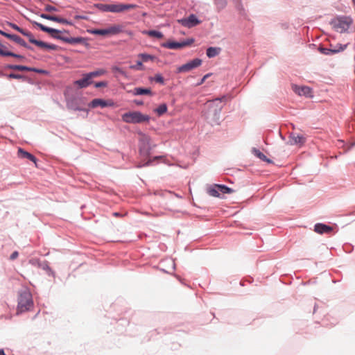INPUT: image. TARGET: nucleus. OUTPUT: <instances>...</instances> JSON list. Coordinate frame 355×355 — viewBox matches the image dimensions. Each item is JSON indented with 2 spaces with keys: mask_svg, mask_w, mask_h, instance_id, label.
Listing matches in <instances>:
<instances>
[{
  "mask_svg": "<svg viewBox=\"0 0 355 355\" xmlns=\"http://www.w3.org/2000/svg\"><path fill=\"white\" fill-rule=\"evenodd\" d=\"M33 307V301L31 292L23 289L19 293L17 314L30 311Z\"/></svg>",
  "mask_w": 355,
  "mask_h": 355,
  "instance_id": "nucleus-1",
  "label": "nucleus"
},
{
  "mask_svg": "<svg viewBox=\"0 0 355 355\" xmlns=\"http://www.w3.org/2000/svg\"><path fill=\"white\" fill-rule=\"evenodd\" d=\"M121 118L124 122L128 123H141L143 122H148L150 120L148 115L143 114L139 111L124 113Z\"/></svg>",
  "mask_w": 355,
  "mask_h": 355,
  "instance_id": "nucleus-2",
  "label": "nucleus"
},
{
  "mask_svg": "<svg viewBox=\"0 0 355 355\" xmlns=\"http://www.w3.org/2000/svg\"><path fill=\"white\" fill-rule=\"evenodd\" d=\"M33 24L39 27L40 30H42V31L49 33L51 35V37L55 39L60 40L67 43H71L73 41L72 39L62 35V32L58 30L45 26L43 24L36 21H34Z\"/></svg>",
  "mask_w": 355,
  "mask_h": 355,
  "instance_id": "nucleus-3",
  "label": "nucleus"
},
{
  "mask_svg": "<svg viewBox=\"0 0 355 355\" xmlns=\"http://www.w3.org/2000/svg\"><path fill=\"white\" fill-rule=\"evenodd\" d=\"M352 23V20L351 18L347 17H338L332 21V25L334 28L339 32V33H343L348 30L349 26H351Z\"/></svg>",
  "mask_w": 355,
  "mask_h": 355,
  "instance_id": "nucleus-4",
  "label": "nucleus"
},
{
  "mask_svg": "<svg viewBox=\"0 0 355 355\" xmlns=\"http://www.w3.org/2000/svg\"><path fill=\"white\" fill-rule=\"evenodd\" d=\"M234 191L225 185L214 184L207 189L209 195L213 197H220V194L232 193Z\"/></svg>",
  "mask_w": 355,
  "mask_h": 355,
  "instance_id": "nucleus-5",
  "label": "nucleus"
},
{
  "mask_svg": "<svg viewBox=\"0 0 355 355\" xmlns=\"http://www.w3.org/2000/svg\"><path fill=\"white\" fill-rule=\"evenodd\" d=\"M22 35L26 36L28 38V40L31 43L34 44L42 49H46L49 50H57L58 49V46L55 44H51L42 41L35 40L33 34L30 31H28L26 30H24Z\"/></svg>",
  "mask_w": 355,
  "mask_h": 355,
  "instance_id": "nucleus-6",
  "label": "nucleus"
},
{
  "mask_svg": "<svg viewBox=\"0 0 355 355\" xmlns=\"http://www.w3.org/2000/svg\"><path fill=\"white\" fill-rule=\"evenodd\" d=\"M202 64V60L200 58H195L184 64H182L177 68V73L189 72L193 69L200 67Z\"/></svg>",
  "mask_w": 355,
  "mask_h": 355,
  "instance_id": "nucleus-7",
  "label": "nucleus"
},
{
  "mask_svg": "<svg viewBox=\"0 0 355 355\" xmlns=\"http://www.w3.org/2000/svg\"><path fill=\"white\" fill-rule=\"evenodd\" d=\"M194 42V39L190 38L187 39L183 42H168L164 44H163V46L169 49H182L185 46H190Z\"/></svg>",
  "mask_w": 355,
  "mask_h": 355,
  "instance_id": "nucleus-8",
  "label": "nucleus"
},
{
  "mask_svg": "<svg viewBox=\"0 0 355 355\" xmlns=\"http://www.w3.org/2000/svg\"><path fill=\"white\" fill-rule=\"evenodd\" d=\"M178 22L184 27L192 28L200 24V21L195 15H190L187 18L178 19Z\"/></svg>",
  "mask_w": 355,
  "mask_h": 355,
  "instance_id": "nucleus-9",
  "label": "nucleus"
},
{
  "mask_svg": "<svg viewBox=\"0 0 355 355\" xmlns=\"http://www.w3.org/2000/svg\"><path fill=\"white\" fill-rule=\"evenodd\" d=\"M137 7L135 4L110 3V12H122Z\"/></svg>",
  "mask_w": 355,
  "mask_h": 355,
  "instance_id": "nucleus-10",
  "label": "nucleus"
},
{
  "mask_svg": "<svg viewBox=\"0 0 355 355\" xmlns=\"http://www.w3.org/2000/svg\"><path fill=\"white\" fill-rule=\"evenodd\" d=\"M114 105V103L112 101H105L101 98H95L91 101L89 103V106L91 107H109L112 106Z\"/></svg>",
  "mask_w": 355,
  "mask_h": 355,
  "instance_id": "nucleus-11",
  "label": "nucleus"
},
{
  "mask_svg": "<svg viewBox=\"0 0 355 355\" xmlns=\"http://www.w3.org/2000/svg\"><path fill=\"white\" fill-rule=\"evenodd\" d=\"M83 76V78L76 80L73 84L78 85L80 88H85L91 85L92 81L91 77H89V74H84Z\"/></svg>",
  "mask_w": 355,
  "mask_h": 355,
  "instance_id": "nucleus-12",
  "label": "nucleus"
},
{
  "mask_svg": "<svg viewBox=\"0 0 355 355\" xmlns=\"http://www.w3.org/2000/svg\"><path fill=\"white\" fill-rule=\"evenodd\" d=\"M17 156L19 158L27 159L31 160V162H34L35 166H37V158L34 155L29 153L28 152L25 151L22 148H19L18 149Z\"/></svg>",
  "mask_w": 355,
  "mask_h": 355,
  "instance_id": "nucleus-13",
  "label": "nucleus"
},
{
  "mask_svg": "<svg viewBox=\"0 0 355 355\" xmlns=\"http://www.w3.org/2000/svg\"><path fill=\"white\" fill-rule=\"evenodd\" d=\"M332 230L333 228L331 227L322 223H317L314 227V231L320 234H329Z\"/></svg>",
  "mask_w": 355,
  "mask_h": 355,
  "instance_id": "nucleus-14",
  "label": "nucleus"
},
{
  "mask_svg": "<svg viewBox=\"0 0 355 355\" xmlns=\"http://www.w3.org/2000/svg\"><path fill=\"white\" fill-rule=\"evenodd\" d=\"M294 91L295 93L300 96H311L312 90L310 87L306 86L303 87H297L295 86L294 88Z\"/></svg>",
  "mask_w": 355,
  "mask_h": 355,
  "instance_id": "nucleus-15",
  "label": "nucleus"
},
{
  "mask_svg": "<svg viewBox=\"0 0 355 355\" xmlns=\"http://www.w3.org/2000/svg\"><path fill=\"white\" fill-rule=\"evenodd\" d=\"M40 17L43 19L55 21V22H58V23H61V24H69V22L67 19L60 18L58 16L50 15H47V14H42L40 15Z\"/></svg>",
  "mask_w": 355,
  "mask_h": 355,
  "instance_id": "nucleus-16",
  "label": "nucleus"
},
{
  "mask_svg": "<svg viewBox=\"0 0 355 355\" xmlns=\"http://www.w3.org/2000/svg\"><path fill=\"white\" fill-rule=\"evenodd\" d=\"M305 141V138L302 135L291 133L290 135V142L291 144H303Z\"/></svg>",
  "mask_w": 355,
  "mask_h": 355,
  "instance_id": "nucleus-17",
  "label": "nucleus"
},
{
  "mask_svg": "<svg viewBox=\"0 0 355 355\" xmlns=\"http://www.w3.org/2000/svg\"><path fill=\"white\" fill-rule=\"evenodd\" d=\"M6 69L17 70V71H37V70L34 68L28 67L23 65H15V64H8L6 67Z\"/></svg>",
  "mask_w": 355,
  "mask_h": 355,
  "instance_id": "nucleus-18",
  "label": "nucleus"
},
{
  "mask_svg": "<svg viewBox=\"0 0 355 355\" xmlns=\"http://www.w3.org/2000/svg\"><path fill=\"white\" fill-rule=\"evenodd\" d=\"M6 37L15 42L16 43L20 44L22 46L27 47L26 42L17 35H6Z\"/></svg>",
  "mask_w": 355,
  "mask_h": 355,
  "instance_id": "nucleus-19",
  "label": "nucleus"
},
{
  "mask_svg": "<svg viewBox=\"0 0 355 355\" xmlns=\"http://www.w3.org/2000/svg\"><path fill=\"white\" fill-rule=\"evenodd\" d=\"M220 52V48L219 47H209L207 49V55L209 58H214L218 55Z\"/></svg>",
  "mask_w": 355,
  "mask_h": 355,
  "instance_id": "nucleus-20",
  "label": "nucleus"
},
{
  "mask_svg": "<svg viewBox=\"0 0 355 355\" xmlns=\"http://www.w3.org/2000/svg\"><path fill=\"white\" fill-rule=\"evenodd\" d=\"M134 94L135 95H151L152 92L148 88L137 87L135 89Z\"/></svg>",
  "mask_w": 355,
  "mask_h": 355,
  "instance_id": "nucleus-21",
  "label": "nucleus"
},
{
  "mask_svg": "<svg viewBox=\"0 0 355 355\" xmlns=\"http://www.w3.org/2000/svg\"><path fill=\"white\" fill-rule=\"evenodd\" d=\"M142 33L144 35H148L150 37H157L158 39H162L164 37L163 34L161 32L157 31H154V30H152V31H144Z\"/></svg>",
  "mask_w": 355,
  "mask_h": 355,
  "instance_id": "nucleus-22",
  "label": "nucleus"
},
{
  "mask_svg": "<svg viewBox=\"0 0 355 355\" xmlns=\"http://www.w3.org/2000/svg\"><path fill=\"white\" fill-rule=\"evenodd\" d=\"M0 55L2 56H12L17 58H23L24 57L21 55H18L16 53H14L12 52H10L9 51H7L3 48H0Z\"/></svg>",
  "mask_w": 355,
  "mask_h": 355,
  "instance_id": "nucleus-23",
  "label": "nucleus"
},
{
  "mask_svg": "<svg viewBox=\"0 0 355 355\" xmlns=\"http://www.w3.org/2000/svg\"><path fill=\"white\" fill-rule=\"evenodd\" d=\"M122 31L121 26L119 25L112 26L107 28V35H115Z\"/></svg>",
  "mask_w": 355,
  "mask_h": 355,
  "instance_id": "nucleus-24",
  "label": "nucleus"
},
{
  "mask_svg": "<svg viewBox=\"0 0 355 355\" xmlns=\"http://www.w3.org/2000/svg\"><path fill=\"white\" fill-rule=\"evenodd\" d=\"M318 51L324 55H331L339 53V50L331 49V48H324L322 46H320L318 48Z\"/></svg>",
  "mask_w": 355,
  "mask_h": 355,
  "instance_id": "nucleus-25",
  "label": "nucleus"
},
{
  "mask_svg": "<svg viewBox=\"0 0 355 355\" xmlns=\"http://www.w3.org/2000/svg\"><path fill=\"white\" fill-rule=\"evenodd\" d=\"M105 73H106V70H105L103 69H100L96 71L88 73V74H89V77H91V78H93L95 77L101 76L105 74Z\"/></svg>",
  "mask_w": 355,
  "mask_h": 355,
  "instance_id": "nucleus-26",
  "label": "nucleus"
},
{
  "mask_svg": "<svg viewBox=\"0 0 355 355\" xmlns=\"http://www.w3.org/2000/svg\"><path fill=\"white\" fill-rule=\"evenodd\" d=\"M167 111V105L165 103L161 104L155 110V112L159 115L161 116L163 114L166 113Z\"/></svg>",
  "mask_w": 355,
  "mask_h": 355,
  "instance_id": "nucleus-27",
  "label": "nucleus"
},
{
  "mask_svg": "<svg viewBox=\"0 0 355 355\" xmlns=\"http://www.w3.org/2000/svg\"><path fill=\"white\" fill-rule=\"evenodd\" d=\"M138 57L141 59L142 62H148L149 60H153L155 58L154 56L149 55V54H146V53H140L138 55Z\"/></svg>",
  "mask_w": 355,
  "mask_h": 355,
  "instance_id": "nucleus-28",
  "label": "nucleus"
},
{
  "mask_svg": "<svg viewBox=\"0 0 355 355\" xmlns=\"http://www.w3.org/2000/svg\"><path fill=\"white\" fill-rule=\"evenodd\" d=\"M112 71L113 73H119L125 77L127 76V74L125 73V71H124L122 69L119 68V67H116V66H113L112 68Z\"/></svg>",
  "mask_w": 355,
  "mask_h": 355,
  "instance_id": "nucleus-29",
  "label": "nucleus"
},
{
  "mask_svg": "<svg viewBox=\"0 0 355 355\" xmlns=\"http://www.w3.org/2000/svg\"><path fill=\"white\" fill-rule=\"evenodd\" d=\"M347 47V44L343 45L341 44H338L336 45L330 44L331 49L339 50V52L343 51Z\"/></svg>",
  "mask_w": 355,
  "mask_h": 355,
  "instance_id": "nucleus-30",
  "label": "nucleus"
},
{
  "mask_svg": "<svg viewBox=\"0 0 355 355\" xmlns=\"http://www.w3.org/2000/svg\"><path fill=\"white\" fill-rule=\"evenodd\" d=\"M130 68L138 71L144 70V65L142 64V61H137V64L135 65H131Z\"/></svg>",
  "mask_w": 355,
  "mask_h": 355,
  "instance_id": "nucleus-31",
  "label": "nucleus"
},
{
  "mask_svg": "<svg viewBox=\"0 0 355 355\" xmlns=\"http://www.w3.org/2000/svg\"><path fill=\"white\" fill-rule=\"evenodd\" d=\"M254 154L261 160L270 162V160L267 159L266 156L263 153L260 152L259 150H254Z\"/></svg>",
  "mask_w": 355,
  "mask_h": 355,
  "instance_id": "nucleus-32",
  "label": "nucleus"
},
{
  "mask_svg": "<svg viewBox=\"0 0 355 355\" xmlns=\"http://www.w3.org/2000/svg\"><path fill=\"white\" fill-rule=\"evenodd\" d=\"M214 2L219 9H223L226 6V0H214Z\"/></svg>",
  "mask_w": 355,
  "mask_h": 355,
  "instance_id": "nucleus-33",
  "label": "nucleus"
},
{
  "mask_svg": "<svg viewBox=\"0 0 355 355\" xmlns=\"http://www.w3.org/2000/svg\"><path fill=\"white\" fill-rule=\"evenodd\" d=\"M223 99H225V96H223L221 98H216L215 100H213V101H208L207 102V106L209 108H212L214 107V106L215 105L216 103H217L218 101L219 102H221L222 100Z\"/></svg>",
  "mask_w": 355,
  "mask_h": 355,
  "instance_id": "nucleus-34",
  "label": "nucleus"
},
{
  "mask_svg": "<svg viewBox=\"0 0 355 355\" xmlns=\"http://www.w3.org/2000/svg\"><path fill=\"white\" fill-rule=\"evenodd\" d=\"M153 80L155 82H157L158 83H160L162 85H163L164 83V78L162 77V76L160 73L155 74L154 78H153Z\"/></svg>",
  "mask_w": 355,
  "mask_h": 355,
  "instance_id": "nucleus-35",
  "label": "nucleus"
},
{
  "mask_svg": "<svg viewBox=\"0 0 355 355\" xmlns=\"http://www.w3.org/2000/svg\"><path fill=\"white\" fill-rule=\"evenodd\" d=\"M94 33L99 35H107V28L105 29H96L93 31Z\"/></svg>",
  "mask_w": 355,
  "mask_h": 355,
  "instance_id": "nucleus-36",
  "label": "nucleus"
},
{
  "mask_svg": "<svg viewBox=\"0 0 355 355\" xmlns=\"http://www.w3.org/2000/svg\"><path fill=\"white\" fill-rule=\"evenodd\" d=\"M8 78H14V79H22L24 78V76L20 74L16 73H10L8 75Z\"/></svg>",
  "mask_w": 355,
  "mask_h": 355,
  "instance_id": "nucleus-37",
  "label": "nucleus"
},
{
  "mask_svg": "<svg viewBox=\"0 0 355 355\" xmlns=\"http://www.w3.org/2000/svg\"><path fill=\"white\" fill-rule=\"evenodd\" d=\"M44 10L47 12H57L58 11V9L55 7L52 6L51 5L45 6Z\"/></svg>",
  "mask_w": 355,
  "mask_h": 355,
  "instance_id": "nucleus-38",
  "label": "nucleus"
},
{
  "mask_svg": "<svg viewBox=\"0 0 355 355\" xmlns=\"http://www.w3.org/2000/svg\"><path fill=\"white\" fill-rule=\"evenodd\" d=\"M100 8L105 12H110V4H101Z\"/></svg>",
  "mask_w": 355,
  "mask_h": 355,
  "instance_id": "nucleus-39",
  "label": "nucleus"
},
{
  "mask_svg": "<svg viewBox=\"0 0 355 355\" xmlns=\"http://www.w3.org/2000/svg\"><path fill=\"white\" fill-rule=\"evenodd\" d=\"M10 26L15 30L17 31L18 32L21 33V34L23 33V32L24 31V29L19 28L17 25L15 24H12L10 23Z\"/></svg>",
  "mask_w": 355,
  "mask_h": 355,
  "instance_id": "nucleus-40",
  "label": "nucleus"
},
{
  "mask_svg": "<svg viewBox=\"0 0 355 355\" xmlns=\"http://www.w3.org/2000/svg\"><path fill=\"white\" fill-rule=\"evenodd\" d=\"M107 85V84L106 82L101 81V82L96 83L95 84V87L98 88V87H106Z\"/></svg>",
  "mask_w": 355,
  "mask_h": 355,
  "instance_id": "nucleus-41",
  "label": "nucleus"
},
{
  "mask_svg": "<svg viewBox=\"0 0 355 355\" xmlns=\"http://www.w3.org/2000/svg\"><path fill=\"white\" fill-rule=\"evenodd\" d=\"M17 257H18V252H17V251H15V252H14L10 255V259L14 260V259H15Z\"/></svg>",
  "mask_w": 355,
  "mask_h": 355,
  "instance_id": "nucleus-42",
  "label": "nucleus"
},
{
  "mask_svg": "<svg viewBox=\"0 0 355 355\" xmlns=\"http://www.w3.org/2000/svg\"><path fill=\"white\" fill-rule=\"evenodd\" d=\"M209 76V74H206L202 79L201 82L200 84H202L205 80Z\"/></svg>",
  "mask_w": 355,
  "mask_h": 355,
  "instance_id": "nucleus-43",
  "label": "nucleus"
},
{
  "mask_svg": "<svg viewBox=\"0 0 355 355\" xmlns=\"http://www.w3.org/2000/svg\"><path fill=\"white\" fill-rule=\"evenodd\" d=\"M220 110H221V106H220L218 108H216V110H214L216 115H218V113L220 112Z\"/></svg>",
  "mask_w": 355,
  "mask_h": 355,
  "instance_id": "nucleus-44",
  "label": "nucleus"
},
{
  "mask_svg": "<svg viewBox=\"0 0 355 355\" xmlns=\"http://www.w3.org/2000/svg\"><path fill=\"white\" fill-rule=\"evenodd\" d=\"M0 33H1L2 35L5 36V37H6V35H10L9 33H5V32H3V31H0Z\"/></svg>",
  "mask_w": 355,
  "mask_h": 355,
  "instance_id": "nucleus-45",
  "label": "nucleus"
},
{
  "mask_svg": "<svg viewBox=\"0 0 355 355\" xmlns=\"http://www.w3.org/2000/svg\"><path fill=\"white\" fill-rule=\"evenodd\" d=\"M135 103H136L137 105H139L143 104L142 101H136Z\"/></svg>",
  "mask_w": 355,
  "mask_h": 355,
  "instance_id": "nucleus-46",
  "label": "nucleus"
},
{
  "mask_svg": "<svg viewBox=\"0 0 355 355\" xmlns=\"http://www.w3.org/2000/svg\"><path fill=\"white\" fill-rule=\"evenodd\" d=\"M0 355H6L5 353H4L3 349H0Z\"/></svg>",
  "mask_w": 355,
  "mask_h": 355,
  "instance_id": "nucleus-47",
  "label": "nucleus"
},
{
  "mask_svg": "<svg viewBox=\"0 0 355 355\" xmlns=\"http://www.w3.org/2000/svg\"><path fill=\"white\" fill-rule=\"evenodd\" d=\"M151 161L149 160L145 164H144L143 166H147V165H149L150 164Z\"/></svg>",
  "mask_w": 355,
  "mask_h": 355,
  "instance_id": "nucleus-48",
  "label": "nucleus"
},
{
  "mask_svg": "<svg viewBox=\"0 0 355 355\" xmlns=\"http://www.w3.org/2000/svg\"><path fill=\"white\" fill-rule=\"evenodd\" d=\"M114 216H119V214L117 212H115L113 214Z\"/></svg>",
  "mask_w": 355,
  "mask_h": 355,
  "instance_id": "nucleus-49",
  "label": "nucleus"
}]
</instances>
